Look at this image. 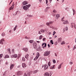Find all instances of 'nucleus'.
Listing matches in <instances>:
<instances>
[{"label":"nucleus","mask_w":76,"mask_h":76,"mask_svg":"<svg viewBox=\"0 0 76 76\" xmlns=\"http://www.w3.org/2000/svg\"><path fill=\"white\" fill-rule=\"evenodd\" d=\"M73 25H75V23H72L71 25V28H73Z\"/></svg>","instance_id":"412c9836"},{"label":"nucleus","mask_w":76,"mask_h":76,"mask_svg":"<svg viewBox=\"0 0 76 76\" xmlns=\"http://www.w3.org/2000/svg\"><path fill=\"white\" fill-rule=\"evenodd\" d=\"M18 13H19V11H17L15 13V16H16V15H17V14H18Z\"/></svg>","instance_id":"c756f323"},{"label":"nucleus","mask_w":76,"mask_h":76,"mask_svg":"<svg viewBox=\"0 0 76 76\" xmlns=\"http://www.w3.org/2000/svg\"><path fill=\"white\" fill-rule=\"evenodd\" d=\"M28 3V2L27 1H24L23 2L22 4L23 6H24V5H26V4H27Z\"/></svg>","instance_id":"423d86ee"},{"label":"nucleus","mask_w":76,"mask_h":76,"mask_svg":"<svg viewBox=\"0 0 76 76\" xmlns=\"http://www.w3.org/2000/svg\"><path fill=\"white\" fill-rule=\"evenodd\" d=\"M42 38V35H40L39 37V39H41Z\"/></svg>","instance_id":"2f4dec72"},{"label":"nucleus","mask_w":76,"mask_h":76,"mask_svg":"<svg viewBox=\"0 0 76 76\" xmlns=\"http://www.w3.org/2000/svg\"><path fill=\"white\" fill-rule=\"evenodd\" d=\"M51 32H49V33L48 34V35H51Z\"/></svg>","instance_id":"bf43d9fd"},{"label":"nucleus","mask_w":76,"mask_h":76,"mask_svg":"<svg viewBox=\"0 0 76 76\" xmlns=\"http://www.w3.org/2000/svg\"><path fill=\"white\" fill-rule=\"evenodd\" d=\"M12 53L13 54L14 53H15V50L14 49H13L12 50Z\"/></svg>","instance_id":"473e14b6"},{"label":"nucleus","mask_w":76,"mask_h":76,"mask_svg":"<svg viewBox=\"0 0 76 76\" xmlns=\"http://www.w3.org/2000/svg\"><path fill=\"white\" fill-rule=\"evenodd\" d=\"M40 56V54H39V52H37L36 53V56L35 58L34 59V61H36L38 58Z\"/></svg>","instance_id":"f03ea898"},{"label":"nucleus","mask_w":76,"mask_h":76,"mask_svg":"<svg viewBox=\"0 0 76 76\" xmlns=\"http://www.w3.org/2000/svg\"><path fill=\"white\" fill-rule=\"evenodd\" d=\"M53 12H54V13H56L57 12V11H56V10H53Z\"/></svg>","instance_id":"c03bdc74"},{"label":"nucleus","mask_w":76,"mask_h":76,"mask_svg":"<svg viewBox=\"0 0 76 76\" xmlns=\"http://www.w3.org/2000/svg\"><path fill=\"white\" fill-rule=\"evenodd\" d=\"M24 76H28V75H27V74H26L25 73Z\"/></svg>","instance_id":"603ef678"},{"label":"nucleus","mask_w":76,"mask_h":76,"mask_svg":"<svg viewBox=\"0 0 76 76\" xmlns=\"http://www.w3.org/2000/svg\"><path fill=\"white\" fill-rule=\"evenodd\" d=\"M61 40H62V39L61 38H58V42L60 43L61 42Z\"/></svg>","instance_id":"1a4fd4ad"},{"label":"nucleus","mask_w":76,"mask_h":76,"mask_svg":"<svg viewBox=\"0 0 76 76\" xmlns=\"http://www.w3.org/2000/svg\"><path fill=\"white\" fill-rule=\"evenodd\" d=\"M44 68L45 70H46V69H47L48 68V65L46 64L44 65Z\"/></svg>","instance_id":"4468645a"},{"label":"nucleus","mask_w":76,"mask_h":76,"mask_svg":"<svg viewBox=\"0 0 76 76\" xmlns=\"http://www.w3.org/2000/svg\"><path fill=\"white\" fill-rule=\"evenodd\" d=\"M50 42L52 44H54V42H53V40H50Z\"/></svg>","instance_id":"7c9ffc66"},{"label":"nucleus","mask_w":76,"mask_h":76,"mask_svg":"<svg viewBox=\"0 0 76 76\" xmlns=\"http://www.w3.org/2000/svg\"><path fill=\"white\" fill-rule=\"evenodd\" d=\"M61 45H63V44H65V42L64 41L62 42V43H61Z\"/></svg>","instance_id":"ea45409f"},{"label":"nucleus","mask_w":76,"mask_h":76,"mask_svg":"<svg viewBox=\"0 0 76 76\" xmlns=\"http://www.w3.org/2000/svg\"><path fill=\"white\" fill-rule=\"evenodd\" d=\"M46 38H44L43 39V41H44L45 40Z\"/></svg>","instance_id":"6e6d98bb"},{"label":"nucleus","mask_w":76,"mask_h":76,"mask_svg":"<svg viewBox=\"0 0 76 76\" xmlns=\"http://www.w3.org/2000/svg\"><path fill=\"white\" fill-rule=\"evenodd\" d=\"M18 27V26H16L15 28H14V31H16V28Z\"/></svg>","instance_id":"393cba45"},{"label":"nucleus","mask_w":76,"mask_h":76,"mask_svg":"<svg viewBox=\"0 0 76 76\" xmlns=\"http://www.w3.org/2000/svg\"><path fill=\"white\" fill-rule=\"evenodd\" d=\"M37 72H38V70H36L33 71V73H34V74H35V73H37Z\"/></svg>","instance_id":"aec40b11"},{"label":"nucleus","mask_w":76,"mask_h":76,"mask_svg":"<svg viewBox=\"0 0 76 76\" xmlns=\"http://www.w3.org/2000/svg\"><path fill=\"white\" fill-rule=\"evenodd\" d=\"M50 54V51H46L45 52L44 54V56H48Z\"/></svg>","instance_id":"7ed1b4c3"},{"label":"nucleus","mask_w":76,"mask_h":76,"mask_svg":"<svg viewBox=\"0 0 76 76\" xmlns=\"http://www.w3.org/2000/svg\"><path fill=\"white\" fill-rule=\"evenodd\" d=\"M29 57V54H27L25 56V58L28 60V57Z\"/></svg>","instance_id":"dca6fc26"},{"label":"nucleus","mask_w":76,"mask_h":76,"mask_svg":"<svg viewBox=\"0 0 76 76\" xmlns=\"http://www.w3.org/2000/svg\"><path fill=\"white\" fill-rule=\"evenodd\" d=\"M15 66V64H12L10 66V70H12L13 67Z\"/></svg>","instance_id":"f8f14e48"},{"label":"nucleus","mask_w":76,"mask_h":76,"mask_svg":"<svg viewBox=\"0 0 76 76\" xmlns=\"http://www.w3.org/2000/svg\"><path fill=\"white\" fill-rule=\"evenodd\" d=\"M44 75L45 76H50V75H49V73L48 72H46L45 73Z\"/></svg>","instance_id":"2eb2a0df"},{"label":"nucleus","mask_w":76,"mask_h":76,"mask_svg":"<svg viewBox=\"0 0 76 76\" xmlns=\"http://www.w3.org/2000/svg\"><path fill=\"white\" fill-rule=\"evenodd\" d=\"M22 66L23 67V68H25V67L27 66L26 64L25 63H23L22 64Z\"/></svg>","instance_id":"9b49d317"},{"label":"nucleus","mask_w":76,"mask_h":76,"mask_svg":"<svg viewBox=\"0 0 76 76\" xmlns=\"http://www.w3.org/2000/svg\"><path fill=\"white\" fill-rule=\"evenodd\" d=\"M66 31L68 30V28L66 26Z\"/></svg>","instance_id":"09e8293b"},{"label":"nucleus","mask_w":76,"mask_h":76,"mask_svg":"<svg viewBox=\"0 0 76 76\" xmlns=\"http://www.w3.org/2000/svg\"><path fill=\"white\" fill-rule=\"evenodd\" d=\"M52 0H49L50 3H51V1H52Z\"/></svg>","instance_id":"0e129e2a"},{"label":"nucleus","mask_w":76,"mask_h":76,"mask_svg":"<svg viewBox=\"0 0 76 76\" xmlns=\"http://www.w3.org/2000/svg\"><path fill=\"white\" fill-rule=\"evenodd\" d=\"M22 61H25V58L24 57H23L22 58Z\"/></svg>","instance_id":"72a5a7b5"},{"label":"nucleus","mask_w":76,"mask_h":76,"mask_svg":"<svg viewBox=\"0 0 76 76\" xmlns=\"http://www.w3.org/2000/svg\"><path fill=\"white\" fill-rule=\"evenodd\" d=\"M55 56H56V57L57 56V54L55 53Z\"/></svg>","instance_id":"680f3d73"},{"label":"nucleus","mask_w":76,"mask_h":76,"mask_svg":"<svg viewBox=\"0 0 76 76\" xmlns=\"http://www.w3.org/2000/svg\"><path fill=\"white\" fill-rule=\"evenodd\" d=\"M61 64H60V65H59L58 67V69H60L61 68Z\"/></svg>","instance_id":"a878e982"},{"label":"nucleus","mask_w":76,"mask_h":76,"mask_svg":"<svg viewBox=\"0 0 76 76\" xmlns=\"http://www.w3.org/2000/svg\"><path fill=\"white\" fill-rule=\"evenodd\" d=\"M37 42L38 43H39L40 42H39V41H37Z\"/></svg>","instance_id":"69168bd1"},{"label":"nucleus","mask_w":76,"mask_h":76,"mask_svg":"<svg viewBox=\"0 0 76 76\" xmlns=\"http://www.w3.org/2000/svg\"><path fill=\"white\" fill-rule=\"evenodd\" d=\"M46 4H47L48 3V0H46Z\"/></svg>","instance_id":"13d9d810"},{"label":"nucleus","mask_w":76,"mask_h":76,"mask_svg":"<svg viewBox=\"0 0 76 76\" xmlns=\"http://www.w3.org/2000/svg\"><path fill=\"white\" fill-rule=\"evenodd\" d=\"M69 64H73V62H71V61L70 62Z\"/></svg>","instance_id":"864d4df0"},{"label":"nucleus","mask_w":76,"mask_h":76,"mask_svg":"<svg viewBox=\"0 0 76 76\" xmlns=\"http://www.w3.org/2000/svg\"><path fill=\"white\" fill-rule=\"evenodd\" d=\"M72 10L73 11V13H74L75 14V13H76V11H75V10H74V9H73Z\"/></svg>","instance_id":"a19ab883"},{"label":"nucleus","mask_w":76,"mask_h":76,"mask_svg":"<svg viewBox=\"0 0 76 76\" xmlns=\"http://www.w3.org/2000/svg\"><path fill=\"white\" fill-rule=\"evenodd\" d=\"M12 9H13V6L12 7H10V9H9V10H11Z\"/></svg>","instance_id":"b1692460"},{"label":"nucleus","mask_w":76,"mask_h":76,"mask_svg":"<svg viewBox=\"0 0 76 76\" xmlns=\"http://www.w3.org/2000/svg\"><path fill=\"white\" fill-rule=\"evenodd\" d=\"M17 74L18 75H20L22 74V72L18 71L17 72Z\"/></svg>","instance_id":"9d476101"},{"label":"nucleus","mask_w":76,"mask_h":76,"mask_svg":"<svg viewBox=\"0 0 76 76\" xmlns=\"http://www.w3.org/2000/svg\"><path fill=\"white\" fill-rule=\"evenodd\" d=\"M38 34H41V32H40V31H39L38 32Z\"/></svg>","instance_id":"5fc2aeb1"},{"label":"nucleus","mask_w":76,"mask_h":76,"mask_svg":"<svg viewBox=\"0 0 76 76\" xmlns=\"http://www.w3.org/2000/svg\"><path fill=\"white\" fill-rule=\"evenodd\" d=\"M48 65L49 67H50V66H51V62H50V61L48 63Z\"/></svg>","instance_id":"c85d7f7f"},{"label":"nucleus","mask_w":76,"mask_h":76,"mask_svg":"<svg viewBox=\"0 0 76 76\" xmlns=\"http://www.w3.org/2000/svg\"><path fill=\"white\" fill-rule=\"evenodd\" d=\"M33 42V40H30L29 41V42L31 43V44H32Z\"/></svg>","instance_id":"4c0bfd02"},{"label":"nucleus","mask_w":76,"mask_h":76,"mask_svg":"<svg viewBox=\"0 0 76 76\" xmlns=\"http://www.w3.org/2000/svg\"><path fill=\"white\" fill-rule=\"evenodd\" d=\"M3 57V54H1L0 55V59L1 58H2V57Z\"/></svg>","instance_id":"c9c22d12"},{"label":"nucleus","mask_w":76,"mask_h":76,"mask_svg":"<svg viewBox=\"0 0 76 76\" xmlns=\"http://www.w3.org/2000/svg\"><path fill=\"white\" fill-rule=\"evenodd\" d=\"M56 16L57 18H60V14H57L56 15Z\"/></svg>","instance_id":"bb28decb"},{"label":"nucleus","mask_w":76,"mask_h":76,"mask_svg":"<svg viewBox=\"0 0 76 76\" xmlns=\"http://www.w3.org/2000/svg\"><path fill=\"white\" fill-rule=\"evenodd\" d=\"M3 42L0 41V44H3Z\"/></svg>","instance_id":"a18cd8bd"},{"label":"nucleus","mask_w":76,"mask_h":76,"mask_svg":"<svg viewBox=\"0 0 76 76\" xmlns=\"http://www.w3.org/2000/svg\"><path fill=\"white\" fill-rule=\"evenodd\" d=\"M33 45L34 46V48L35 49L37 48V44L36 43H33Z\"/></svg>","instance_id":"20e7f679"},{"label":"nucleus","mask_w":76,"mask_h":76,"mask_svg":"<svg viewBox=\"0 0 76 76\" xmlns=\"http://www.w3.org/2000/svg\"><path fill=\"white\" fill-rule=\"evenodd\" d=\"M53 63H54V64H55V63H56V60L53 59Z\"/></svg>","instance_id":"cd10ccee"},{"label":"nucleus","mask_w":76,"mask_h":76,"mask_svg":"<svg viewBox=\"0 0 76 76\" xmlns=\"http://www.w3.org/2000/svg\"><path fill=\"white\" fill-rule=\"evenodd\" d=\"M53 24V22L50 21L49 23H47L46 24L47 26H50V25Z\"/></svg>","instance_id":"6e6552de"},{"label":"nucleus","mask_w":76,"mask_h":76,"mask_svg":"<svg viewBox=\"0 0 76 76\" xmlns=\"http://www.w3.org/2000/svg\"><path fill=\"white\" fill-rule=\"evenodd\" d=\"M18 68H19L20 67V65L18 66L17 67Z\"/></svg>","instance_id":"052dcab7"},{"label":"nucleus","mask_w":76,"mask_h":76,"mask_svg":"<svg viewBox=\"0 0 76 76\" xmlns=\"http://www.w3.org/2000/svg\"><path fill=\"white\" fill-rule=\"evenodd\" d=\"M40 32H43V33H44V32H45V31H44V30L42 29H41L40 30Z\"/></svg>","instance_id":"5701e85b"},{"label":"nucleus","mask_w":76,"mask_h":76,"mask_svg":"<svg viewBox=\"0 0 76 76\" xmlns=\"http://www.w3.org/2000/svg\"><path fill=\"white\" fill-rule=\"evenodd\" d=\"M64 18L63 17L61 19V20L62 22H64Z\"/></svg>","instance_id":"f704fd0d"},{"label":"nucleus","mask_w":76,"mask_h":76,"mask_svg":"<svg viewBox=\"0 0 76 76\" xmlns=\"http://www.w3.org/2000/svg\"><path fill=\"white\" fill-rule=\"evenodd\" d=\"M27 16H28V17H30V18H32V15H28Z\"/></svg>","instance_id":"79ce46f5"},{"label":"nucleus","mask_w":76,"mask_h":76,"mask_svg":"<svg viewBox=\"0 0 76 76\" xmlns=\"http://www.w3.org/2000/svg\"><path fill=\"white\" fill-rule=\"evenodd\" d=\"M74 27L75 29H76V26L75 25V24L74 25Z\"/></svg>","instance_id":"4d7b16f0"},{"label":"nucleus","mask_w":76,"mask_h":76,"mask_svg":"<svg viewBox=\"0 0 76 76\" xmlns=\"http://www.w3.org/2000/svg\"><path fill=\"white\" fill-rule=\"evenodd\" d=\"M48 48H49V47H50V45L48 44Z\"/></svg>","instance_id":"e2e57ef3"},{"label":"nucleus","mask_w":76,"mask_h":76,"mask_svg":"<svg viewBox=\"0 0 76 76\" xmlns=\"http://www.w3.org/2000/svg\"><path fill=\"white\" fill-rule=\"evenodd\" d=\"M0 41H1V42H3L4 41V39H3L1 40Z\"/></svg>","instance_id":"37998d69"},{"label":"nucleus","mask_w":76,"mask_h":76,"mask_svg":"<svg viewBox=\"0 0 76 76\" xmlns=\"http://www.w3.org/2000/svg\"><path fill=\"white\" fill-rule=\"evenodd\" d=\"M1 35L2 37H4V36L5 35V33H3Z\"/></svg>","instance_id":"e433bc0d"},{"label":"nucleus","mask_w":76,"mask_h":76,"mask_svg":"<svg viewBox=\"0 0 76 76\" xmlns=\"http://www.w3.org/2000/svg\"><path fill=\"white\" fill-rule=\"evenodd\" d=\"M8 51L9 53L10 54V48H8Z\"/></svg>","instance_id":"58836bf2"},{"label":"nucleus","mask_w":76,"mask_h":76,"mask_svg":"<svg viewBox=\"0 0 76 76\" xmlns=\"http://www.w3.org/2000/svg\"><path fill=\"white\" fill-rule=\"evenodd\" d=\"M9 58V56L8 55H5L4 57V58Z\"/></svg>","instance_id":"6ab92c4d"},{"label":"nucleus","mask_w":76,"mask_h":76,"mask_svg":"<svg viewBox=\"0 0 76 76\" xmlns=\"http://www.w3.org/2000/svg\"><path fill=\"white\" fill-rule=\"evenodd\" d=\"M50 9V7H47V8H46L45 10H47V9Z\"/></svg>","instance_id":"3c124183"},{"label":"nucleus","mask_w":76,"mask_h":76,"mask_svg":"<svg viewBox=\"0 0 76 76\" xmlns=\"http://www.w3.org/2000/svg\"><path fill=\"white\" fill-rule=\"evenodd\" d=\"M63 24H69V22L67 20L63 22Z\"/></svg>","instance_id":"ddd939ff"},{"label":"nucleus","mask_w":76,"mask_h":76,"mask_svg":"<svg viewBox=\"0 0 76 76\" xmlns=\"http://www.w3.org/2000/svg\"><path fill=\"white\" fill-rule=\"evenodd\" d=\"M76 45L74 46V47L73 48V50H75V49H76Z\"/></svg>","instance_id":"49530a36"},{"label":"nucleus","mask_w":76,"mask_h":76,"mask_svg":"<svg viewBox=\"0 0 76 76\" xmlns=\"http://www.w3.org/2000/svg\"><path fill=\"white\" fill-rule=\"evenodd\" d=\"M27 76H30V73L29 72L27 74Z\"/></svg>","instance_id":"de8ad7c7"},{"label":"nucleus","mask_w":76,"mask_h":76,"mask_svg":"<svg viewBox=\"0 0 76 76\" xmlns=\"http://www.w3.org/2000/svg\"><path fill=\"white\" fill-rule=\"evenodd\" d=\"M53 35H55V34H56V32H55V31H54L53 32Z\"/></svg>","instance_id":"8fccbe9b"},{"label":"nucleus","mask_w":76,"mask_h":76,"mask_svg":"<svg viewBox=\"0 0 76 76\" xmlns=\"http://www.w3.org/2000/svg\"><path fill=\"white\" fill-rule=\"evenodd\" d=\"M30 6L31 5L30 4L27 5L26 6H24L23 7V8L24 10H28V8H29Z\"/></svg>","instance_id":"f257e3e1"},{"label":"nucleus","mask_w":76,"mask_h":76,"mask_svg":"<svg viewBox=\"0 0 76 76\" xmlns=\"http://www.w3.org/2000/svg\"><path fill=\"white\" fill-rule=\"evenodd\" d=\"M46 46H47V44L45 43H44L42 44V47L44 48V47L45 48V47H46Z\"/></svg>","instance_id":"0eeeda50"},{"label":"nucleus","mask_w":76,"mask_h":76,"mask_svg":"<svg viewBox=\"0 0 76 76\" xmlns=\"http://www.w3.org/2000/svg\"><path fill=\"white\" fill-rule=\"evenodd\" d=\"M38 51H42V50L40 48V47L39 48L38 50Z\"/></svg>","instance_id":"4be33fe9"},{"label":"nucleus","mask_w":76,"mask_h":76,"mask_svg":"<svg viewBox=\"0 0 76 76\" xmlns=\"http://www.w3.org/2000/svg\"><path fill=\"white\" fill-rule=\"evenodd\" d=\"M7 65V64H8V62H6V63H5Z\"/></svg>","instance_id":"774afa93"},{"label":"nucleus","mask_w":76,"mask_h":76,"mask_svg":"<svg viewBox=\"0 0 76 76\" xmlns=\"http://www.w3.org/2000/svg\"><path fill=\"white\" fill-rule=\"evenodd\" d=\"M54 67H55V65H53V66H51L50 67V69H54Z\"/></svg>","instance_id":"a211bd4d"},{"label":"nucleus","mask_w":76,"mask_h":76,"mask_svg":"<svg viewBox=\"0 0 76 76\" xmlns=\"http://www.w3.org/2000/svg\"><path fill=\"white\" fill-rule=\"evenodd\" d=\"M23 50H24V51H25L26 52H27L28 50V49L27 48H24Z\"/></svg>","instance_id":"f3484780"},{"label":"nucleus","mask_w":76,"mask_h":76,"mask_svg":"<svg viewBox=\"0 0 76 76\" xmlns=\"http://www.w3.org/2000/svg\"><path fill=\"white\" fill-rule=\"evenodd\" d=\"M39 1L40 2H41V1H42V0H39Z\"/></svg>","instance_id":"338daca9"},{"label":"nucleus","mask_w":76,"mask_h":76,"mask_svg":"<svg viewBox=\"0 0 76 76\" xmlns=\"http://www.w3.org/2000/svg\"><path fill=\"white\" fill-rule=\"evenodd\" d=\"M12 58H17L18 57V55L17 54H15L11 56Z\"/></svg>","instance_id":"39448f33"}]
</instances>
